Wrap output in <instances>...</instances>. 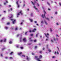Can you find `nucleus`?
<instances>
[{
    "label": "nucleus",
    "mask_w": 61,
    "mask_h": 61,
    "mask_svg": "<svg viewBox=\"0 0 61 61\" xmlns=\"http://www.w3.org/2000/svg\"><path fill=\"white\" fill-rule=\"evenodd\" d=\"M22 53V52H20L18 53V54L19 55H20Z\"/></svg>",
    "instance_id": "412c9836"
},
{
    "label": "nucleus",
    "mask_w": 61,
    "mask_h": 61,
    "mask_svg": "<svg viewBox=\"0 0 61 61\" xmlns=\"http://www.w3.org/2000/svg\"><path fill=\"white\" fill-rule=\"evenodd\" d=\"M44 15H41V16L43 18H45L46 19H47V20L48 21H49V19L48 18H46V15H45L46 14V12L45 11V10H44Z\"/></svg>",
    "instance_id": "f257e3e1"
},
{
    "label": "nucleus",
    "mask_w": 61,
    "mask_h": 61,
    "mask_svg": "<svg viewBox=\"0 0 61 61\" xmlns=\"http://www.w3.org/2000/svg\"><path fill=\"white\" fill-rule=\"evenodd\" d=\"M10 20L11 21H12L13 24H15V21H16V20H14V19H10Z\"/></svg>",
    "instance_id": "39448f33"
},
{
    "label": "nucleus",
    "mask_w": 61,
    "mask_h": 61,
    "mask_svg": "<svg viewBox=\"0 0 61 61\" xmlns=\"http://www.w3.org/2000/svg\"><path fill=\"white\" fill-rule=\"evenodd\" d=\"M56 36H58V37H59V36L58 35H56Z\"/></svg>",
    "instance_id": "e2e57ef3"
},
{
    "label": "nucleus",
    "mask_w": 61,
    "mask_h": 61,
    "mask_svg": "<svg viewBox=\"0 0 61 61\" xmlns=\"http://www.w3.org/2000/svg\"><path fill=\"white\" fill-rule=\"evenodd\" d=\"M59 4L60 5V6H61V3L60 2V3H59Z\"/></svg>",
    "instance_id": "de8ad7c7"
},
{
    "label": "nucleus",
    "mask_w": 61,
    "mask_h": 61,
    "mask_svg": "<svg viewBox=\"0 0 61 61\" xmlns=\"http://www.w3.org/2000/svg\"><path fill=\"white\" fill-rule=\"evenodd\" d=\"M52 58H56V56H53L52 57Z\"/></svg>",
    "instance_id": "37998d69"
},
{
    "label": "nucleus",
    "mask_w": 61,
    "mask_h": 61,
    "mask_svg": "<svg viewBox=\"0 0 61 61\" xmlns=\"http://www.w3.org/2000/svg\"><path fill=\"white\" fill-rule=\"evenodd\" d=\"M48 10H49V11H51V9L49 8V9H48Z\"/></svg>",
    "instance_id": "4d7b16f0"
},
{
    "label": "nucleus",
    "mask_w": 61,
    "mask_h": 61,
    "mask_svg": "<svg viewBox=\"0 0 61 61\" xmlns=\"http://www.w3.org/2000/svg\"><path fill=\"white\" fill-rule=\"evenodd\" d=\"M3 12H4V13H6V11H3Z\"/></svg>",
    "instance_id": "774afa93"
},
{
    "label": "nucleus",
    "mask_w": 61,
    "mask_h": 61,
    "mask_svg": "<svg viewBox=\"0 0 61 61\" xmlns=\"http://www.w3.org/2000/svg\"><path fill=\"white\" fill-rule=\"evenodd\" d=\"M53 40H54V41H56V40L55 38H54Z\"/></svg>",
    "instance_id": "a19ab883"
},
{
    "label": "nucleus",
    "mask_w": 61,
    "mask_h": 61,
    "mask_svg": "<svg viewBox=\"0 0 61 61\" xmlns=\"http://www.w3.org/2000/svg\"><path fill=\"white\" fill-rule=\"evenodd\" d=\"M18 27H16L15 28V31H17V30H18Z\"/></svg>",
    "instance_id": "6ab92c4d"
},
{
    "label": "nucleus",
    "mask_w": 61,
    "mask_h": 61,
    "mask_svg": "<svg viewBox=\"0 0 61 61\" xmlns=\"http://www.w3.org/2000/svg\"><path fill=\"white\" fill-rule=\"evenodd\" d=\"M1 56H3V55L2 54H1Z\"/></svg>",
    "instance_id": "6e6d98bb"
},
{
    "label": "nucleus",
    "mask_w": 61,
    "mask_h": 61,
    "mask_svg": "<svg viewBox=\"0 0 61 61\" xmlns=\"http://www.w3.org/2000/svg\"><path fill=\"white\" fill-rule=\"evenodd\" d=\"M48 51L49 52H51V50L49 49H48Z\"/></svg>",
    "instance_id": "dca6fc26"
},
{
    "label": "nucleus",
    "mask_w": 61,
    "mask_h": 61,
    "mask_svg": "<svg viewBox=\"0 0 61 61\" xmlns=\"http://www.w3.org/2000/svg\"><path fill=\"white\" fill-rule=\"evenodd\" d=\"M13 53V52H11V53H10V55H12V54Z\"/></svg>",
    "instance_id": "f704fd0d"
},
{
    "label": "nucleus",
    "mask_w": 61,
    "mask_h": 61,
    "mask_svg": "<svg viewBox=\"0 0 61 61\" xmlns=\"http://www.w3.org/2000/svg\"><path fill=\"white\" fill-rule=\"evenodd\" d=\"M29 20L31 22H33V20L31 19H29Z\"/></svg>",
    "instance_id": "f3484780"
},
{
    "label": "nucleus",
    "mask_w": 61,
    "mask_h": 61,
    "mask_svg": "<svg viewBox=\"0 0 61 61\" xmlns=\"http://www.w3.org/2000/svg\"><path fill=\"white\" fill-rule=\"evenodd\" d=\"M6 2L5 3H4V5H6V3H8V1H7V0H6Z\"/></svg>",
    "instance_id": "9b49d317"
},
{
    "label": "nucleus",
    "mask_w": 61,
    "mask_h": 61,
    "mask_svg": "<svg viewBox=\"0 0 61 61\" xmlns=\"http://www.w3.org/2000/svg\"><path fill=\"white\" fill-rule=\"evenodd\" d=\"M26 59H27V60H29V59H30V58H29L28 56H26Z\"/></svg>",
    "instance_id": "a211bd4d"
},
{
    "label": "nucleus",
    "mask_w": 61,
    "mask_h": 61,
    "mask_svg": "<svg viewBox=\"0 0 61 61\" xmlns=\"http://www.w3.org/2000/svg\"><path fill=\"white\" fill-rule=\"evenodd\" d=\"M31 2L32 4H33V5H34L35 6V3H33L32 1Z\"/></svg>",
    "instance_id": "4468645a"
},
{
    "label": "nucleus",
    "mask_w": 61,
    "mask_h": 61,
    "mask_svg": "<svg viewBox=\"0 0 61 61\" xmlns=\"http://www.w3.org/2000/svg\"><path fill=\"white\" fill-rule=\"evenodd\" d=\"M22 37H21H21H20V42H22Z\"/></svg>",
    "instance_id": "9d476101"
},
{
    "label": "nucleus",
    "mask_w": 61,
    "mask_h": 61,
    "mask_svg": "<svg viewBox=\"0 0 61 61\" xmlns=\"http://www.w3.org/2000/svg\"><path fill=\"white\" fill-rule=\"evenodd\" d=\"M50 31L51 32H52L53 31V30H52V29L51 28H50Z\"/></svg>",
    "instance_id": "b1692460"
},
{
    "label": "nucleus",
    "mask_w": 61,
    "mask_h": 61,
    "mask_svg": "<svg viewBox=\"0 0 61 61\" xmlns=\"http://www.w3.org/2000/svg\"><path fill=\"white\" fill-rule=\"evenodd\" d=\"M23 3H24V4H25V0H23Z\"/></svg>",
    "instance_id": "8fccbe9b"
},
{
    "label": "nucleus",
    "mask_w": 61,
    "mask_h": 61,
    "mask_svg": "<svg viewBox=\"0 0 61 61\" xmlns=\"http://www.w3.org/2000/svg\"><path fill=\"white\" fill-rule=\"evenodd\" d=\"M44 34L45 35L46 37L47 38H49V34L48 33H47L46 34V33H44Z\"/></svg>",
    "instance_id": "7ed1b4c3"
},
{
    "label": "nucleus",
    "mask_w": 61,
    "mask_h": 61,
    "mask_svg": "<svg viewBox=\"0 0 61 61\" xmlns=\"http://www.w3.org/2000/svg\"><path fill=\"white\" fill-rule=\"evenodd\" d=\"M32 55H35V54L33 53H32Z\"/></svg>",
    "instance_id": "ea45409f"
},
{
    "label": "nucleus",
    "mask_w": 61,
    "mask_h": 61,
    "mask_svg": "<svg viewBox=\"0 0 61 61\" xmlns=\"http://www.w3.org/2000/svg\"><path fill=\"white\" fill-rule=\"evenodd\" d=\"M5 19V18L3 17L2 18V20H4Z\"/></svg>",
    "instance_id": "864d4df0"
},
{
    "label": "nucleus",
    "mask_w": 61,
    "mask_h": 61,
    "mask_svg": "<svg viewBox=\"0 0 61 61\" xmlns=\"http://www.w3.org/2000/svg\"><path fill=\"white\" fill-rule=\"evenodd\" d=\"M6 39H5L4 40V42H6Z\"/></svg>",
    "instance_id": "a878e982"
},
{
    "label": "nucleus",
    "mask_w": 61,
    "mask_h": 61,
    "mask_svg": "<svg viewBox=\"0 0 61 61\" xmlns=\"http://www.w3.org/2000/svg\"><path fill=\"white\" fill-rule=\"evenodd\" d=\"M39 34V33H37V34H36V37H38V35Z\"/></svg>",
    "instance_id": "aec40b11"
},
{
    "label": "nucleus",
    "mask_w": 61,
    "mask_h": 61,
    "mask_svg": "<svg viewBox=\"0 0 61 61\" xmlns=\"http://www.w3.org/2000/svg\"><path fill=\"white\" fill-rule=\"evenodd\" d=\"M29 41H30V42L32 41H33V40H32V39H31V37H30L29 38Z\"/></svg>",
    "instance_id": "f8f14e48"
},
{
    "label": "nucleus",
    "mask_w": 61,
    "mask_h": 61,
    "mask_svg": "<svg viewBox=\"0 0 61 61\" xmlns=\"http://www.w3.org/2000/svg\"><path fill=\"white\" fill-rule=\"evenodd\" d=\"M34 35V34H30V36H33Z\"/></svg>",
    "instance_id": "2f4dec72"
},
{
    "label": "nucleus",
    "mask_w": 61,
    "mask_h": 61,
    "mask_svg": "<svg viewBox=\"0 0 61 61\" xmlns=\"http://www.w3.org/2000/svg\"><path fill=\"white\" fill-rule=\"evenodd\" d=\"M41 23L42 24H43V21H41Z\"/></svg>",
    "instance_id": "680f3d73"
},
{
    "label": "nucleus",
    "mask_w": 61,
    "mask_h": 61,
    "mask_svg": "<svg viewBox=\"0 0 61 61\" xmlns=\"http://www.w3.org/2000/svg\"><path fill=\"white\" fill-rule=\"evenodd\" d=\"M13 59V58L12 57H9V59H10V60Z\"/></svg>",
    "instance_id": "ddd939ff"
},
{
    "label": "nucleus",
    "mask_w": 61,
    "mask_h": 61,
    "mask_svg": "<svg viewBox=\"0 0 61 61\" xmlns=\"http://www.w3.org/2000/svg\"><path fill=\"white\" fill-rule=\"evenodd\" d=\"M47 4L48 5H49V6L50 5V3H49V2H47Z\"/></svg>",
    "instance_id": "393cba45"
},
{
    "label": "nucleus",
    "mask_w": 61,
    "mask_h": 61,
    "mask_svg": "<svg viewBox=\"0 0 61 61\" xmlns=\"http://www.w3.org/2000/svg\"><path fill=\"white\" fill-rule=\"evenodd\" d=\"M13 16V15L12 14H10V15L9 16V18H12V17Z\"/></svg>",
    "instance_id": "6e6552de"
},
{
    "label": "nucleus",
    "mask_w": 61,
    "mask_h": 61,
    "mask_svg": "<svg viewBox=\"0 0 61 61\" xmlns=\"http://www.w3.org/2000/svg\"><path fill=\"white\" fill-rule=\"evenodd\" d=\"M56 39L57 41H58V38H57V37H56Z\"/></svg>",
    "instance_id": "a18cd8bd"
},
{
    "label": "nucleus",
    "mask_w": 61,
    "mask_h": 61,
    "mask_svg": "<svg viewBox=\"0 0 61 61\" xmlns=\"http://www.w3.org/2000/svg\"><path fill=\"white\" fill-rule=\"evenodd\" d=\"M44 22L46 25H47L48 24L47 23V22H46V20H44Z\"/></svg>",
    "instance_id": "2eb2a0df"
},
{
    "label": "nucleus",
    "mask_w": 61,
    "mask_h": 61,
    "mask_svg": "<svg viewBox=\"0 0 61 61\" xmlns=\"http://www.w3.org/2000/svg\"><path fill=\"white\" fill-rule=\"evenodd\" d=\"M19 36H20V35H18L17 36V37H18Z\"/></svg>",
    "instance_id": "58836bf2"
},
{
    "label": "nucleus",
    "mask_w": 61,
    "mask_h": 61,
    "mask_svg": "<svg viewBox=\"0 0 61 61\" xmlns=\"http://www.w3.org/2000/svg\"><path fill=\"white\" fill-rule=\"evenodd\" d=\"M22 56H24V57H25V55H22Z\"/></svg>",
    "instance_id": "69168bd1"
},
{
    "label": "nucleus",
    "mask_w": 61,
    "mask_h": 61,
    "mask_svg": "<svg viewBox=\"0 0 61 61\" xmlns=\"http://www.w3.org/2000/svg\"><path fill=\"white\" fill-rule=\"evenodd\" d=\"M39 53H42V51H40L39 52Z\"/></svg>",
    "instance_id": "49530a36"
},
{
    "label": "nucleus",
    "mask_w": 61,
    "mask_h": 61,
    "mask_svg": "<svg viewBox=\"0 0 61 61\" xmlns=\"http://www.w3.org/2000/svg\"><path fill=\"white\" fill-rule=\"evenodd\" d=\"M35 31H36V29H34L32 30V31L31 30H29V32L30 33H31V32H35Z\"/></svg>",
    "instance_id": "20e7f679"
},
{
    "label": "nucleus",
    "mask_w": 61,
    "mask_h": 61,
    "mask_svg": "<svg viewBox=\"0 0 61 61\" xmlns=\"http://www.w3.org/2000/svg\"><path fill=\"white\" fill-rule=\"evenodd\" d=\"M30 16L31 17H32L33 16V13H31L30 15Z\"/></svg>",
    "instance_id": "cd10ccee"
},
{
    "label": "nucleus",
    "mask_w": 61,
    "mask_h": 61,
    "mask_svg": "<svg viewBox=\"0 0 61 61\" xmlns=\"http://www.w3.org/2000/svg\"><path fill=\"white\" fill-rule=\"evenodd\" d=\"M8 58V57H5V58H6V59H7Z\"/></svg>",
    "instance_id": "e433bc0d"
},
{
    "label": "nucleus",
    "mask_w": 61,
    "mask_h": 61,
    "mask_svg": "<svg viewBox=\"0 0 61 61\" xmlns=\"http://www.w3.org/2000/svg\"><path fill=\"white\" fill-rule=\"evenodd\" d=\"M25 4L23 5V7H24L25 6Z\"/></svg>",
    "instance_id": "c9c22d12"
},
{
    "label": "nucleus",
    "mask_w": 61,
    "mask_h": 61,
    "mask_svg": "<svg viewBox=\"0 0 61 61\" xmlns=\"http://www.w3.org/2000/svg\"><path fill=\"white\" fill-rule=\"evenodd\" d=\"M40 58H42V55H40Z\"/></svg>",
    "instance_id": "bb28decb"
},
{
    "label": "nucleus",
    "mask_w": 61,
    "mask_h": 61,
    "mask_svg": "<svg viewBox=\"0 0 61 61\" xmlns=\"http://www.w3.org/2000/svg\"><path fill=\"white\" fill-rule=\"evenodd\" d=\"M5 48H2V50H5Z\"/></svg>",
    "instance_id": "c756f323"
},
{
    "label": "nucleus",
    "mask_w": 61,
    "mask_h": 61,
    "mask_svg": "<svg viewBox=\"0 0 61 61\" xmlns=\"http://www.w3.org/2000/svg\"><path fill=\"white\" fill-rule=\"evenodd\" d=\"M19 2V0H18L17 2H16V4L17 5V7L18 8H19V7H20V5H19L18 4V2Z\"/></svg>",
    "instance_id": "423d86ee"
},
{
    "label": "nucleus",
    "mask_w": 61,
    "mask_h": 61,
    "mask_svg": "<svg viewBox=\"0 0 61 61\" xmlns=\"http://www.w3.org/2000/svg\"><path fill=\"white\" fill-rule=\"evenodd\" d=\"M37 47L36 46H35V48H37Z\"/></svg>",
    "instance_id": "0e129e2a"
},
{
    "label": "nucleus",
    "mask_w": 61,
    "mask_h": 61,
    "mask_svg": "<svg viewBox=\"0 0 61 61\" xmlns=\"http://www.w3.org/2000/svg\"><path fill=\"white\" fill-rule=\"evenodd\" d=\"M22 11H20V12H19L17 14V17H18V16H19V15H22L23 14L22 13Z\"/></svg>",
    "instance_id": "f03ea898"
},
{
    "label": "nucleus",
    "mask_w": 61,
    "mask_h": 61,
    "mask_svg": "<svg viewBox=\"0 0 61 61\" xmlns=\"http://www.w3.org/2000/svg\"><path fill=\"white\" fill-rule=\"evenodd\" d=\"M23 23L22 22H21V23H20V25H23Z\"/></svg>",
    "instance_id": "09e8293b"
},
{
    "label": "nucleus",
    "mask_w": 61,
    "mask_h": 61,
    "mask_svg": "<svg viewBox=\"0 0 61 61\" xmlns=\"http://www.w3.org/2000/svg\"><path fill=\"white\" fill-rule=\"evenodd\" d=\"M8 27H5V28L6 29V30H7L8 28Z\"/></svg>",
    "instance_id": "5701e85b"
},
{
    "label": "nucleus",
    "mask_w": 61,
    "mask_h": 61,
    "mask_svg": "<svg viewBox=\"0 0 61 61\" xmlns=\"http://www.w3.org/2000/svg\"><path fill=\"white\" fill-rule=\"evenodd\" d=\"M10 44H12V42L11 41H10L9 42Z\"/></svg>",
    "instance_id": "4c0bfd02"
},
{
    "label": "nucleus",
    "mask_w": 61,
    "mask_h": 61,
    "mask_svg": "<svg viewBox=\"0 0 61 61\" xmlns=\"http://www.w3.org/2000/svg\"><path fill=\"white\" fill-rule=\"evenodd\" d=\"M10 24V22H8L7 23V25H9Z\"/></svg>",
    "instance_id": "4be33fe9"
},
{
    "label": "nucleus",
    "mask_w": 61,
    "mask_h": 61,
    "mask_svg": "<svg viewBox=\"0 0 61 61\" xmlns=\"http://www.w3.org/2000/svg\"><path fill=\"white\" fill-rule=\"evenodd\" d=\"M37 5L38 6H39V4H38V3H37Z\"/></svg>",
    "instance_id": "bf43d9fd"
},
{
    "label": "nucleus",
    "mask_w": 61,
    "mask_h": 61,
    "mask_svg": "<svg viewBox=\"0 0 61 61\" xmlns=\"http://www.w3.org/2000/svg\"><path fill=\"white\" fill-rule=\"evenodd\" d=\"M48 39H46V41H48Z\"/></svg>",
    "instance_id": "603ef678"
},
{
    "label": "nucleus",
    "mask_w": 61,
    "mask_h": 61,
    "mask_svg": "<svg viewBox=\"0 0 61 61\" xmlns=\"http://www.w3.org/2000/svg\"><path fill=\"white\" fill-rule=\"evenodd\" d=\"M57 12L56 11L55 12V14H56V15H57Z\"/></svg>",
    "instance_id": "473e14b6"
},
{
    "label": "nucleus",
    "mask_w": 61,
    "mask_h": 61,
    "mask_svg": "<svg viewBox=\"0 0 61 61\" xmlns=\"http://www.w3.org/2000/svg\"><path fill=\"white\" fill-rule=\"evenodd\" d=\"M56 25H59V23H58V22H57L56 23Z\"/></svg>",
    "instance_id": "7c9ffc66"
},
{
    "label": "nucleus",
    "mask_w": 61,
    "mask_h": 61,
    "mask_svg": "<svg viewBox=\"0 0 61 61\" xmlns=\"http://www.w3.org/2000/svg\"><path fill=\"white\" fill-rule=\"evenodd\" d=\"M10 10L11 11H12V10H13V9H12V8H11L10 9Z\"/></svg>",
    "instance_id": "052dcab7"
},
{
    "label": "nucleus",
    "mask_w": 61,
    "mask_h": 61,
    "mask_svg": "<svg viewBox=\"0 0 61 61\" xmlns=\"http://www.w3.org/2000/svg\"><path fill=\"white\" fill-rule=\"evenodd\" d=\"M27 32H26L25 33V35H27Z\"/></svg>",
    "instance_id": "5fc2aeb1"
},
{
    "label": "nucleus",
    "mask_w": 61,
    "mask_h": 61,
    "mask_svg": "<svg viewBox=\"0 0 61 61\" xmlns=\"http://www.w3.org/2000/svg\"><path fill=\"white\" fill-rule=\"evenodd\" d=\"M16 47H17V48H18V47H19V46H16Z\"/></svg>",
    "instance_id": "13d9d810"
},
{
    "label": "nucleus",
    "mask_w": 61,
    "mask_h": 61,
    "mask_svg": "<svg viewBox=\"0 0 61 61\" xmlns=\"http://www.w3.org/2000/svg\"><path fill=\"white\" fill-rule=\"evenodd\" d=\"M33 8L35 9V10H38V9H37V8H36V7L35 6H34L33 7Z\"/></svg>",
    "instance_id": "1a4fd4ad"
},
{
    "label": "nucleus",
    "mask_w": 61,
    "mask_h": 61,
    "mask_svg": "<svg viewBox=\"0 0 61 61\" xmlns=\"http://www.w3.org/2000/svg\"><path fill=\"white\" fill-rule=\"evenodd\" d=\"M38 58V57H37V56H36L35 57V58L37 59V58Z\"/></svg>",
    "instance_id": "3c124183"
},
{
    "label": "nucleus",
    "mask_w": 61,
    "mask_h": 61,
    "mask_svg": "<svg viewBox=\"0 0 61 61\" xmlns=\"http://www.w3.org/2000/svg\"><path fill=\"white\" fill-rule=\"evenodd\" d=\"M51 42H52V43H53V42H54V41L52 40H51Z\"/></svg>",
    "instance_id": "72a5a7b5"
},
{
    "label": "nucleus",
    "mask_w": 61,
    "mask_h": 61,
    "mask_svg": "<svg viewBox=\"0 0 61 61\" xmlns=\"http://www.w3.org/2000/svg\"><path fill=\"white\" fill-rule=\"evenodd\" d=\"M57 54H59V53H58V51H57Z\"/></svg>",
    "instance_id": "338daca9"
},
{
    "label": "nucleus",
    "mask_w": 61,
    "mask_h": 61,
    "mask_svg": "<svg viewBox=\"0 0 61 61\" xmlns=\"http://www.w3.org/2000/svg\"><path fill=\"white\" fill-rule=\"evenodd\" d=\"M0 42H3V40H0Z\"/></svg>",
    "instance_id": "c85d7f7f"
},
{
    "label": "nucleus",
    "mask_w": 61,
    "mask_h": 61,
    "mask_svg": "<svg viewBox=\"0 0 61 61\" xmlns=\"http://www.w3.org/2000/svg\"><path fill=\"white\" fill-rule=\"evenodd\" d=\"M34 23H35L36 24V23H37V21H35Z\"/></svg>",
    "instance_id": "79ce46f5"
},
{
    "label": "nucleus",
    "mask_w": 61,
    "mask_h": 61,
    "mask_svg": "<svg viewBox=\"0 0 61 61\" xmlns=\"http://www.w3.org/2000/svg\"><path fill=\"white\" fill-rule=\"evenodd\" d=\"M34 42H36V40H34Z\"/></svg>",
    "instance_id": "c03bdc74"
},
{
    "label": "nucleus",
    "mask_w": 61,
    "mask_h": 61,
    "mask_svg": "<svg viewBox=\"0 0 61 61\" xmlns=\"http://www.w3.org/2000/svg\"><path fill=\"white\" fill-rule=\"evenodd\" d=\"M23 41L24 42H26V38H24L23 39Z\"/></svg>",
    "instance_id": "0eeeda50"
}]
</instances>
